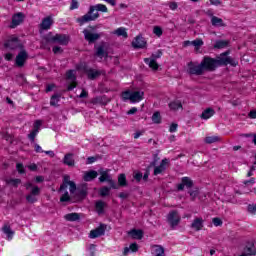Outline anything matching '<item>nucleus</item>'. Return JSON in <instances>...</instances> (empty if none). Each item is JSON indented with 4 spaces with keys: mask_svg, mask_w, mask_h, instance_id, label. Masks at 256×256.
<instances>
[{
    "mask_svg": "<svg viewBox=\"0 0 256 256\" xmlns=\"http://www.w3.org/2000/svg\"><path fill=\"white\" fill-rule=\"evenodd\" d=\"M71 177L69 175H65L63 177V182L60 185V188L58 190L59 193H63L69 187V191L71 195H73V199L75 201H83L87 198V195H89V187L87 184H82L77 187V184H75L74 181H70Z\"/></svg>",
    "mask_w": 256,
    "mask_h": 256,
    "instance_id": "f257e3e1",
    "label": "nucleus"
},
{
    "mask_svg": "<svg viewBox=\"0 0 256 256\" xmlns=\"http://www.w3.org/2000/svg\"><path fill=\"white\" fill-rule=\"evenodd\" d=\"M99 11L101 13H107V6L104 4H96L94 6H90L88 12L84 16L77 18V23H79V25H85V23L97 21V19H99Z\"/></svg>",
    "mask_w": 256,
    "mask_h": 256,
    "instance_id": "f03ea898",
    "label": "nucleus"
},
{
    "mask_svg": "<svg viewBox=\"0 0 256 256\" xmlns=\"http://www.w3.org/2000/svg\"><path fill=\"white\" fill-rule=\"evenodd\" d=\"M204 72L213 73L217 69V67H221V62L218 59L212 58L211 56H204L202 61L200 62Z\"/></svg>",
    "mask_w": 256,
    "mask_h": 256,
    "instance_id": "7ed1b4c3",
    "label": "nucleus"
},
{
    "mask_svg": "<svg viewBox=\"0 0 256 256\" xmlns=\"http://www.w3.org/2000/svg\"><path fill=\"white\" fill-rule=\"evenodd\" d=\"M163 55V51L157 50L156 53L152 54L149 58H145L144 62L146 65L150 67L152 71H157L159 69V64L157 63V59H161Z\"/></svg>",
    "mask_w": 256,
    "mask_h": 256,
    "instance_id": "20e7f679",
    "label": "nucleus"
},
{
    "mask_svg": "<svg viewBox=\"0 0 256 256\" xmlns=\"http://www.w3.org/2000/svg\"><path fill=\"white\" fill-rule=\"evenodd\" d=\"M167 222L169 223L171 229H175L181 223V216L177 210H172L167 215Z\"/></svg>",
    "mask_w": 256,
    "mask_h": 256,
    "instance_id": "39448f33",
    "label": "nucleus"
},
{
    "mask_svg": "<svg viewBox=\"0 0 256 256\" xmlns=\"http://www.w3.org/2000/svg\"><path fill=\"white\" fill-rule=\"evenodd\" d=\"M5 49H11V51H15V49H23V44L19 42V38L12 36L4 43Z\"/></svg>",
    "mask_w": 256,
    "mask_h": 256,
    "instance_id": "423d86ee",
    "label": "nucleus"
},
{
    "mask_svg": "<svg viewBox=\"0 0 256 256\" xmlns=\"http://www.w3.org/2000/svg\"><path fill=\"white\" fill-rule=\"evenodd\" d=\"M188 73L189 75L201 76L205 73V70L200 62V64H195V62L188 63Z\"/></svg>",
    "mask_w": 256,
    "mask_h": 256,
    "instance_id": "0eeeda50",
    "label": "nucleus"
},
{
    "mask_svg": "<svg viewBox=\"0 0 256 256\" xmlns=\"http://www.w3.org/2000/svg\"><path fill=\"white\" fill-rule=\"evenodd\" d=\"M27 59H29V53H27V50L21 48V51L17 54L15 59L16 67H19V68L25 67V63H27Z\"/></svg>",
    "mask_w": 256,
    "mask_h": 256,
    "instance_id": "6e6552de",
    "label": "nucleus"
},
{
    "mask_svg": "<svg viewBox=\"0 0 256 256\" xmlns=\"http://www.w3.org/2000/svg\"><path fill=\"white\" fill-rule=\"evenodd\" d=\"M95 57H99V59H103L104 57H109V51L107 50V44L105 42H101L98 46L95 45Z\"/></svg>",
    "mask_w": 256,
    "mask_h": 256,
    "instance_id": "1a4fd4ad",
    "label": "nucleus"
},
{
    "mask_svg": "<svg viewBox=\"0 0 256 256\" xmlns=\"http://www.w3.org/2000/svg\"><path fill=\"white\" fill-rule=\"evenodd\" d=\"M83 35H84L85 41H87L89 45H93V43H97V41L101 39V34L93 33L88 29L83 30Z\"/></svg>",
    "mask_w": 256,
    "mask_h": 256,
    "instance_id": "9d476101",
    "label": "nucleus"
},
{
    "mask_svg": "<svg viewBox=\"0 0 256 256\" xmlns=\"http://www.w3.org/2000/svg\"><path fill=\"white\" fill-rule=\"evenodd\" d=\"M52 43H58V45H69V36L67 34H56L53 36L51 33Z\"/></svg>",
    "mask_w": 256,
    "mask_h": 256,
    "instance_id": "9b49d317",
    "label": "nucleus"
},
{
    "mask_svg": "<svg viewBox=\"0 0 256 256\" xmlns=\"http://www.w3.org/2000/svg\"><path fill=\"white\" fill-rule=\"evenodd\" d=\"M195 183L189 177H182L181 183L177 185V191H184L186 189H193Z\"/></svg>",
    "mask_w": 256,
    "mask_h": 256,
    "instance_id": "f8f14e48",
    "label": "nucleus"
},
{
    "mask_svg": "<svg viewBox=\"0 0 256 256\" xmlns=\"http://www.w3.org/2000/svg\"><path fill=\"white\" fill-rule=\"evenodd\" d=\"M23 21H25V14H23L22 12L14 14L12 16V22L10 25V29H15L16 27H19V25H21V23H23Z\"/></svg>",
    "mask_w": 256,
    "mask_h": 256,
    "instance_id": "ddd939ff",
    "label": "nucleus"
},
{
    "mask_svg": "<svg viewBox=\"0 0 256 256\" xmlns=\"http://www.w3.org/2000/svg\"><path fill=\"white\" fill-rule=\"evenodd\" d=\"M106 229H107V225L100 224L98 228L90 231V234H89L90 239H97V237H101L105 235Z\"/></svg>",
    "mask_w": 256,
    "mask_h": 256,
    "instance_id": "4468645a",
    "label": "nucleus"
},
{
    "mask_svg": "<svg viewBox=\"0 0 256 256\" xmlns=\"http://www.w3.org/2000/svg\"><path fill=\"white\" fill-rule=\"evenodd\" d=\"M132 47L134 49H145L147 47V41L141 35H138L132 41Z\"/></svg>",
    "mask_w": 256,
    "mask_h": 256,
    "instance_id": "2eb2a0df",
    "label": "nucleus"
},
{
    "mask_svg": "<svg viewBox=\"0 0 256 256\" xmlns=\"http://www.w3.org/2000/svg\"><path fill=\"white\" fill-rule=\"evenodd\" d=\"M86 75L90 81H95V79H98V77H101V75H105V70L89 68L86 70Z\"/></svg>",
    "mask_w": 256,
    "mask_h": 256,
    "instance_id": "dca6fc26",
    "label": "nucleus"
},
{
    "mask_svg": "<svg viewBox=\"0 0 256 256\" xmlns=\"http://www.w3.org/2000/svg\"><path fill=\"white\" fill-rule=\"evenodd\" d=\"M41 125H43V121L41 120H36L34 122V128L30 132V134H28V139H30L31 143H35V138L37 137V133H39V130L41 129Z\"/></svg>",
    "mask_w": 256,
    "mask_h": 256,
    "instance_id": "f3484780",
    "label": "nucleus"
},
{
    "mask_svg": "<svg viewBox=\"0 0 256 256\" xmlns=\"http://www.w3.org/2000/svg\"><path fill=\"white\" fill-rule=\"evenodd\" d=\"M99 181L100 183H105L106 181L107 183H109L112 189H119L117 183L113 180V178H111V175H109V171L100 176Z\"/></svg>",
    "mask_w": 256,
    "mask_h": 256,
    "instance_id": "a211bd4d",
    "label": "nucleus"
},
{
    "mask_svg": "<svg viewBox=\"0 0 256 256\" xmlns=\"http://www.w3.org/2000/svg\"><path fill=\"white\" fill-rule=\"evenodd\" d=\"M220 67H227L231 65L232 67H237L239 62L231 57H219Z\"/></svg>",
    "mask_w": 256,
    "mask_h": 256,
    "instance_id": "6ab92c4d",
    "label": "nucleus"
},
{
    "mask_svg": "<svg viewBox=\"0 0 256 256\" xmlns=\"http://www.w3.org/2000/svg\"><path fill=\"white\" fill-rule=\"evenodd\" d=\"M52 25H53V18H51V16H47L40 23L39 29L40 31H47L51 29Z\"/></svg>",
    "mask_w": 256,
    "mask_h": 256,
    "instance_id": "aec40b11",
    "label": "nucleus"
},
{
    "mask_svg": "<svg viewBox=\"0 0 256 256\" xmlns=\"http://www.w3.org/2000/svg\"><path fill=\"white\" fill-rule=\"evenodd\" d=\"M145 99V92L133 91L131 94V103H139V101H143Z\"/></svg>",
    "mask_w": 256,
    "mask_h": 256,
    "instance_id": "412c9836",
    "label": "nucleus"
},
{
    "mask_svg": "<svg viewBox=\"0 0 256 256\" xmlns=\"http://www.w3.org/2000/svg\"><path fill=\"white\" fill-rule=\"evenodd\" d=\"M75 154L73 153H66L63 158V164L67 165L68 167H75Z\"/></svg>",
    "mask_w": 256,
    "mask_h": 256,
    "instance_id": "4be33fe9",
    "label": "nucleus"
},
{
    "mask_svg": "<svg viewBox=\"0 0 256 256\" xmlns=\"http://www.w3.org/2000/svg\"><path fill=\"white\" fill-rule=\"evenodd\" d=\"M167 163H169V160L167 158H164L161 161L160 165L154 168V175H161V173H163V171L167 169Z\"/></svg>",
    "mask_w": 256,
    "mask_h": 256,
    "instance_id": "5701e85b",
    "label": "nucleus"
},
{
    "mask_svg": "<svg viewBox=\"0 0 256 256\" xmlns=\"http://www.w3.org/2000/svg\"><path fill=\"white\" fill-rule=\"evenodd\" d=\"M49 45H53V40L51 38V32L46 34L41 41L42 49H50Z\"/></svg>",
    "mask_w": 256,
    "mask_h": 256,
    "instance_id": "b1692460",
    "label": "nucleus"
},
{
    "mask_svg": "<svg viewBox=\"0 0 256 256\" xmlns=\"http://www.w3.org/2000/svg\"><path fill=\"white\" fill-rule=\"evenodd\" d=\"M98 176H99V173L97 171L90 170L85 172L83 176V180L86 182L93 181L94 179H97Z\"/></svg>",
    "mask_w": 256,
    "mask_h": 256,
    "instance_id": "393cba45",
    "label": "nucleus"
},
{
    "mask_svg": "<svg viewBox=\"0 0 256 256\" xmlns=\"http://www.w3.org/2000/svg\"><path fill=\"white\" fill-rule=\"evenodd\" d=\"M128 235L132 238V239H138L141 240L143 239V235L144 232L141 229H132L128 232Z\"/></svg>",
    "mask_w": 256,
    "mask_h": 256,
    "instance_id": "a878e982",
    "label": "nucleus"
},
{
    "mask_svg": "<svg viewBox=\"0 0 256 256\" xmlns=\"http://www.w3.org/2000/svg\"><path fill=\"white\" fill-rule=\"evenodd\" d=\"M203 218H195L191 224V229H194L195 231H201L203 229Z\"/></svg>",
    "mask_w": 256,
    "mask_h": 256,
    "instance_id": "bb28decb",
    "label": "nucleus"
},
{
    "mask_svg": "<svg viewBox=\"0 0 256 256\" xmlns=\"http://www.w3.org/2000/svg\"><path fill=\"white\" fill-rule=\"evenodd\" d=\"M152 255L153 256H165V248L161 245L152 246Z\"/></svg>",
    "mask_w": 256,
    "mask_h": 256,
    "instance_id": "cd10ccee",
    "label": "nucleus"
},
{
    "mask_svg": "<svg viewBox=\"0 0 256 256\" xmlns=\"http://www.w3.org/2000/svg\"><path fill=\"white\" fill-rule=\"evenodd\" d=\"M107 98L105 96H97L95 98H92L90 100V103H92V105H107Z\"/></svg>",
    "mask_w": 256,
    "mask_h": 256,
    "instance_id": "c85d7f7f",
    "label": "nucleus"
},
{
    "mask_svg": "<svg viewBox=\"0 0 256 256\" xmlns=\"http://www.w3.org/2000/svg\"><path fill=\"white\" fill-rule=\"evenodd\" d=\"M213 115H215V110L213 108H207L202 112L200 117L201 119L207 120V119H211Z\"/></svg>",
    "mask_w": 256,
    "mask_h": 256,
    "instance_id": "c756f323",
    "label": "nucleus"
},
{
    "mask_svg": "<svg viewBox=\"0 0 256 256\" xmlns=\"http://www.w3.org/2000/svg\"><path fill=\"white\" fill-rule=\"evenodd\" d=\"M242 255H256V248L254 244H248L244 248V253Z\"/></svg>",
    "mask_w": 256,
    "mask_h": 256,
    "instance_id": "7c9ffc66",
    "label": "nucleus"
},
{
    "mask_svg": "<svg viewBox=\"0 0 256 256\" xmlns=\"http://www.w3.org/2000/svg\"><path fill=\"white\" fill-rule=\"evenodd\" d=\"M105 203L103 202V200H98L95 204V209H96V213H98V215H103V213H105Z\"/></svg>",
    "mask_w": 256,
    "mask_h": 256,
    "instance_id": "2f4dec72",
    "label": "nucleus"
},
{
    "mask_svg": "<svg viewBox=\"0 0 256 256\" xmlns=\"http://www.w3.org/2000/svg\"><path fill=\"white\" fill-rule=\"evenodd\" d=\"M2 231L3 233H5V235H7V238L9 240L13 239V235H15V232L11 230V226L9 224H5L2 227Z\"/></svg>",
    "mask_w": 256,
    "mask_h": 256,
    "instance_id": "473e14b6",
    "label": "nucleus"
},
{
    "mask_svg": "<svg viewBox=\"0 0 256 256\" xmlns=\"http://www.w3.org/2000/svg\"><path fill=\"white\" fill-rule=\"evenodd\" d=\"M211 24L213 25V27H225V23H223V19L217 16H213L211 18Z\"/></svg>",
    "mask_w": 256,
    "mask_h": 256,
    "instance_id": "72a5a7b5",
    "label": "nucleus"
},
{
    "mask_svg": "<svg viewBox=\"0 0 256 256\" xmlns=\"http://www.w3.org/2000/svg\"><path fill=\"white\" fill-rule=\"evenodd\" d=\"M6 185H11V187H19L21 185V179L19 178H10L5 180Z\"/></svg>",
    "mask_w": 256,
    "mask_h": 256,
    "instance_id": "f704fd0d",
    "label": "nucleus"
},
{
    "mask_svg": "<svg viewBox=\"0 0 256 256\" xmlns=\"http://www.w3.org/2000/svg\"><path fill=\"white\" fill-rule=\"evenodd\" d=\"M111 189H113L111 186L110 187L103 186L102 188H100L99 190L100 197H109L111 193Z\"/></svg>",
    "mask_w": 256,
    "mask_h": 256,
    "instance_id": "c9c22d12",
    "label": "nucleus"
},
{
    "mask_svg": "<svg viewBox=\"0 0 256 256\" xmlns=\"http://www.w3.org/2000/svg\"><path fill=\"white\" fill-rule=\"evenodd\" d=\"M66 221H79L81 219V216L78 213H69L64 216Z\"/></svg>",
    "mask_w": 256,
    "mask_h": 256,
    "instance_id": "e433bc0d",
    "label": "nucleus"
},
{
    "mask_svg": "<svg viewBox=\"0 0 256 256\" xmlns=\"http://www.w3.org/2000/svg\"><path fill=\"white\" fill-rule=\"evenodd\" d=\"M229 45V41L227 40H218L214 44V49H225Z\"/></svg>",
    "mask_w": 256,
    "mask_h": 256,
    "instance_id": "4c0bfd02",
    "label": "nucleus"
},
{
    "mask_svg": "<svg viewBox=\"0 0 256 256\" xmlns=\"http://www.w3.org/2000/svg\"><path fill=\"white\" fill-rule=\"evenodd\" d=\"M205 143H207V145H211L212 143H218V141H221V137L219 136H207L204 139Z\"/></svg>",
    "mask_w": 256,
    "mask_h": 256,
    "instance_id": "58836bf2",
    "label": "nucleus"
},
{
    "mask_svg": "<svg viewBox=\"0 0 256 256\" xmlns=\"http://www.w3.org/2000/svg\"><path fill=\"white\" fill-rule=\"evenodd\" d=\"M61 100V94H54L50 98V105L52 107H57V103Z\"/></svg>",
    "mask_w": 256,
    "mask_h": 256,
    "instance_id": "ea45409f",
    "label": "nucleus"
},
{
    "mask_svg": "<svg viewBox=\"0 0 256 256\" xmlns=\"http://www.w3.org/2000/svg\"><path fill=\"white\" fill-rule=\"evenodd\" d=\"M118 185L119 187H127V176L125 174H120L118 176Z\"/></svg>",
    "mask_w": 256,
    "mask_h": 256,
    "instance_id": "a19ab883",
    "label": "nucleus"
},
{
    "mask_svg": "<svg viewBox=\"0 0 256 256\" xmlns=\"http://www.w3.org/2000/svg\"><path fill=\"white\" fill-rule=\"evenodd\" d=\"M64 194L60 197V203H69L71 201V196L69 195V192L66 190Z\"/></svg>",
    "mask_w": 256,
    "mask_h": 256,
    "instance_id": "79ce46f5",
    "label": "nucleus"
},
{
    "mask_svg": "<svg viewBox=\"0 0 256 256\" xmlns=\"http://www.w3.org/2000/svg\"><path fill=\"white\" fill-rule=\"evenodd\" d=\"M66 79H68L72 83H75V81H77V77L75 76V71L74 70H68L67 73H66Z\"/></svg>",
    "mask_w": 256,
    "mask_h": 256,
    "instance_id": "37998d69",
    "label": "nucleus"
},
{
    "mask_svg": "<svg viewBox=\"0 0 256 256\" xmlns=\"http://www.w3.org/2000/svg\"><path fill=\"white\" fill-rule=\"evenodd\" d=\"M116 35L118 37H124V39H127L128 37V34H127V29L121 27V28H118L116 31H115Z\"/></svg>",
    "mask_w": 256,
    "mask_h": 256,
    "instance_id": "c03bdc74",
    "label": "nucleus"
},
{
    "mask_svg": "<svg viewBox=\"0 0 256 256\" xmlns=\"http://www.w3.org/2000/svg\"><path fill=\"white\" fill-rule=\"evenodd\" d=\"M169 107H170L171 111H177V110L183 108V104H181V102H171L169 104Z\"/></svg>",
    "mask_w": 256,
    "mask_h": 256,
    "instance_id": "a18cd8bd",
    "label": "nucleus"
},
{
    "mask_svg": "<svg viewBox=\"0 0 256 256\" xmlns=\"http://www.w3.org/2000/svg\"><path fill=\"white\" fill-rule=\"evenodd\" d=\"M152 121H153V123H156L157 125H159V123H161V113H159V111L154 112V114L152 115Z\"/></svg>",
    "mask_w": 256,
    "mask_h": 256,
    "instance_id": "49530a36",
    "label": "nucleus"
},
{
    "mask_svg": "<svg viewBox=\"0 0 256 256\" xmlns=\"http://www.w3.org/2000/svg\"><path fill=\"white\" fill-rule=\"evenodd\" d=\"M99 159H101V156H99V155L90 156L86 159V165H91V164L95 163V161H99Z\"/></svg>",
    "mask_w": 256,
    "mask_h": 256,
    "instance_id": "de8ad7c7",
    "label": "nucleus"
},
{
    "mask_svg": "<svg viewBox=\"0 0 256 256\" xmlns=\"http://www.w3.org/2000/svg\"><path fill=\"white\" fill-rule=\"evenodd\" d=\"M193 47H195L196 51L200 49V47H202L203 45V40L202 39H196L191 41Z\"/></svg>",
    "mask_w": 256,
    "mask_h": 256,
    "instance_id": "09e8293b",
    "label": "nucleus"
},
{
    "mask_svg": "<svg viewBox=\"0 0 256 256\" xmlns=\"http://www.w3.org/2000/svg\"><path fill=\"white\" fill-rule=\"evenodd\" d=\"M153 33L157 37H161V35H163V28H161V26H154Z\"/></svg>",
    "mask_w": 256,
    "mask_h": 256,
    "instance_id": "8fccbe9b",
    "label": "nucleus"
},
{
    "mask_svg": "<svg viewBox=\"0 0 256 256\" xmlns=\"http://www.w3.org/2000/svg\"><path fill=\"white\" fill-rule=\"evenodd\" d=\"M190 197H191V201H195V199H197V196L199 195V190H190L188 191Z\"/></svg>",
    "mask_w": 256,
    "mask_h": 256,
    "instance_id": "3c124183",
    "label": "nucleus"
},
{
    "mask_svg": "<svg viewBox=\"0 0 256 256\" xmlns=\"http://www.w3.org/2000/svg\"><path fill=\"white\" fill-rule=\"evenodd\" d=\"M26 201L28 203H32V204L37 203V197L33 194H29V195L26 196Z\"/></svg>",
    "mask_w": 256,
    "mask_h": 256,
    "instance_id": "603ef678",
    "label": "nucleus"
},
{
    "mask_svg": "<svg viewBox=\"0 0 256 256\" xmlns=\"http://www.w3.org/2000/svg\"><path fill=\"white\" fill-rule=\"evenodd\" d=\"M131 95H132L131 91H125L122 93V99L124 101H131Z\"/></svg>",
    "mask_w": 256,
    "mask_h": 256,
    "instance_id": "864d4df0",
    "label": "nucleus"
},
{
    "mask_svg": "<svg viewBox=\"0 0 256 256\" xmlns=\"http://www.w3.org/2000/svg\"><path fill=\"white\" fill-rule=\"evenodd\" d=\"M212 223L215 225V227H221V225H223V220H221L219 217H215L212 219Z\"/></svg>",
    "mask_w": 256,
    "mask_h": 256,
    "instance_id": "5fc2aeb1",
    "label": "nucleus"
},
{
    "mask_svg": "<svg viewBox=\"0 0 256 256\" xmlns=\"http://www.w3.org/2000/svg\"><path fill=\"white\" fill-rule=\"evenodd\" d=\"M30 194L38 197V195H41V188H39L38 186H34Z\"/></svg>",
    "mask_w": 256,
    "mask_h": 256,
    "instance_id": "6e6d98bb",
    "label": "nucleus"
},
{
    "mask_svg": "<svg viewBox=\"0 0 256 256\" xmlns=\"http://www.w3.org/2000/svg\"><path fill=\"white\" fill-rule=\"evenodd\" d=\"M158 162H159V156L155 154L153 161L148 166V169H151V167H156Z\"/></svg>",
    "mask_w": 256,
    "mask_h": 256,
    "instance_id": "4d7b16f0",
    "label": "nucleus"
},
{
    "mask_svg": "<svg viewBox=\"0 0 256 256\" xmlns=\"http://www.w3.org/2000/svg\"><path fill=\"white\" fill-rule=\"evenodd\" d=\"M247 209H248V212L251 213V215L256 214V204H249Z\"/></svg>",
    "mask_w": 256,
    "mask_h": 256,
    "instance_id": "13d9d810",
    "label": "nucleus"
},
{
    "mask_svg": "<svg viewBox=\"0 0 256 256\" xmlns=\"http://www.w3.org/2000/svg\"><path fill=\"white\" fill-rule=\"evenodd\" d=\"M129 249L132 253H137V251H139V245L137 243H132L130 244Z\"/></svg>",
    "mask_w": 256,
    "mask_h": 256,
    "instance_id": "bf43d9fd",
    "label": "nucleus"
},
{
    "mask_svg": "<svg viewBox=\"0 0 256 256\" xmlns=\"http://www.w3.org/2000/svg\"><path fill=\"white\" fill-rule=\"evenodd\" d=\"M16 169L20 175H23L25 173V168L23 167V164L17 163L16 164Z\"/></svg>",
    "mask_w": 256,
    "mask_h": 256,
    "instance_id": "052dcab7",
    "label": "nucleus"
},
{
    "mask_svg": "<svg viewBox=\"0 0 256 256\" xmlns=\"http://www.w3.org/2000/svg\"><path fill=\"white\" fill-rule=\"evenodd\" d=\"M74 9H79V2H77V0H72L71 2L70 11H73Z\"/></svg>",
    "mask_w": 256,
    "mask_h": 256,
    "instance_id": "680f3d73",
    "label": "nucleus"
},
{
    "mask_svg": "<svg viewBox=\"0 0 256 256\" xmlns=\"http://www.w3.org/2000/svg\"><path fill=\"white\" fill-rule=\"evenodd\" d=\"M134 179L137 181V183L141 182V180L143 179V173L141 172H137L136 174H134Z\"/></svg>",
    "mask_w": 256,
    "mask_h": 256,
    "instance_id": "e2e57ef3",
    "label": "nucleus"
},
{
    "mask_svg": "<svg viewBox=\"0 0 256 256\" xmlns=\"http://www.w3.org/2000/svg\"><path fill=\"white\" fill-rule=\"evenodd\" d=\"M52 51H53L54 55H58V53H63V48H61L60 46H54L52 48Z\"/></svg>",
    "mask_w": 256,
    "mask_h": 256,
    "instance_id": "0e129e2a",
    "label": "nucleus"
},
{
    "mask_svg": "<svg viewBox=\"0 0 256 256\" xmlns=\"http://www.w3.org/2000/svg\"><path fill=\"white\" fill-rule=\"evenodd\" d=\"M243 183L247 187H249V185H255V178H250L249 180H245Z\"/></svg>",
    "mask_w": 256,
    "mask_h": 256,
    "instance_id": "69168bd1",
    "label": "nucleus"
},
{
    "mask_svg": "<svg viewBox=\"0 0 256 256\" xmlns=\"http://www.w3.org/2000/svg\"><path fill=\"white\" fill-rule=\"evenodd\" d=\"M177 127H178L177 124L172 123V124L170 125V128H169L170 133H175V131H177Z\"/></svg>",
    "mask_w": 256,
    "mask_h": 256,
    "instance_id": "338daca9",
    "label": "nucleus"
},
{
    "mask_svg": "<svg viewBox=\"0 0 256 256\" xmlns=\"http://www.w3.org/2000/svg\"><path fill=\"white\" fill-rule=\"evenodd\" d=\"M248 117L250 119H256V110H252L249 112Z\"/></svg>",
    "mask_w": 256,
    "mask_h": 256,
    "instance_id": "774afa93",
    "label": "nucleus"
}]
</instances>
